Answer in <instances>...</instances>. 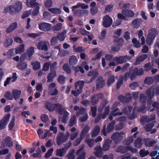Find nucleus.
Here are the masks:
<instances>
[{
    "label": "nucleus",
    "instance_id": "f257e3e1",
    "mask_svg": "<svg viewBox=\"0 0 159 159\" xmlns=\"http://www.w3.org/2000/svg\"><path fill=\"white\" fill-rule=\"evenodd\" d=\"M84 83L83 80H79L76 82L75 84V90H72L71 93L75 96H77L80 94L82 91Z\"/></svg>",
    "mask_w": 159,
    "mask_h": 159
},
{
    "label": "nucleus",
    "instance_id": "f03ea898",
    "mask_svg": "<svg viewBox=\"0 0 159 159\" xmlns=\"http://www.w3.org/2000/svg\"><path fill=\"white\" fill-rule=\"evenodd\" d=\"M70 136L69 133L67 132L66 134H64L62 132H60L58 134L56 139L57 144L60 145L64 143H65L68 139Z\"/></svg>",
    "mask_w": 159,
    "mask_h": 159
},
{
    "label": "nucleus",
    "instance_id": "7ed1b4c3",
    "mask_svg": "<svg viewBox=\"0 0 159 159\" xmlns=\"http://www.w3.org/2000/svg\"><path fill=\"white\" fill-rule=\"evenodd\" d=\"M125 132L121 131L120 132H116L112 135L111 138L116 144H118L121 142L123 139Z\"/></svg>",
    "mask_w": 159,
    "mask_h": 159
},
{
    "label": "nucleus",
    "instance_id": "20e7f679",
    "mask_svg": "<svg viewBox=\"0 0 159 159\" xmlns=\"http://www.w3.org/2000/svg\"><path fill=\"white\" fill-rule=\"evenodd\" d=\"M144 73V71L142 68L139 69L138 67L134 68L132 70L130 75V79L133 80L136 77V76L142 75Z\"/></svg>",
    "mask_w": 159,
    "mask_h": 159
},
{
    "label": "nucleus",
    "instance_id": "39448f33",
    "mask_svg": "<svg viewBox=\"0 0 159 159\" xmlns=\"http://www.w3.org/2000/svg\"><path fill=\"white\" fill-rule=\"evenodd\" d=\"M132 59L131 56L127 55L120 56L119 57H115L113 60L116 62L118 64H121L126 62L127 61Z\"/></svg>",
    "mask_w": 159,
    "mask_h": 159
},
{
    "label": "nucleus",
    "instance_id": "423d86ee",
    "mask_svg": "<svg viewBox=\"0 0 159 159\" xmlns=\"http://www.w3.org/2000/svg\"><path fill=\"white\" fill-rule=\"evenodd\" d=\"M148 89L146 91V94L148 98H149L147 101V110L149 111L150 109L151 104H152V98L154 96V95L155 94H156V93L155 92H154V93L153 94V92L151 90H150V92H148Z\"/></svg>",
    "mask_w": 159,
    "mask_h": 159
},
{
    "label": "nucleus",
    "instance_id": "0eeeda50",
    "mask_svg": "<svg viewBox=\"0 0 159 159\" xmlns=\"http://www.w3.org/2000/svg\"><path fill=\"white\" fill-rule=\"evenodd\" d=\"M10 114H7L3 118L0 120V130L3 129L7 125L10 118Z\"/></svg>",
    "mask_w": 159,
    "mask_h": 159
},
{
    "label": "nucleus",
    "instance_id": "6e6552de",
    "mask_svg": "<svg viewBox=\"0 0 159 159\" xmlns=\"http://www.w3.org/2000/svg\"><path fill=\"white\" fill-rule=\"evenodd\" d=\"M103 25L105 28L110 27L112 23V18L108 15L105 16L103 18Z\"/></svg>",
    "mask_w": 159,
    "mask_h": 159
},
{
    "label": "nucleus",
    "instance_id": "1a4fd4ad",
    "mask_svg": "<svg viewBox=\"0 0 159 159\" xmlns=\"http://www.w3.org/2000/svg\"><path fill=\"white\" fill-rule=\"evenodd\" d=\"M96 83L97 89H99L103 88L106 84L103 77L101 76H100L98 77L96 80Z\"/></svg>",
    "mask_w": 159,
    "mask_h": 159
},
{
    "label": "nucleus",
    "instance_id": "9d476101",
    "mask_svg": "<svg viewBox=\"0 0 159 159\" xmlns=\"http://www.w3.org/2000/svg\"><path fill=\"white\" fill-rule=\"evenodd\" d=\"M24 60V59L22 58L21 57L20 61L17 63L16 66L17 68L21 70H23L26 68L28 65L26 63L23 61Z\"/></svg>",
    "mask_w": 159,
    "mask_h": 159
},
{
    "label": "nucleus",
    "instance_id": "9b49d317",
    "mask_svg": "<svg viewBox=\"0 0 159 159\" xmlns=\"http://www.w3.org/2000/svg\"><path fill=\"white\" fill-rule=\"evenodd\" d=\"M34 48L31 47L27 50L26 52L25 53V56L27 57L26 59L30 60L31 59V57L34 53Z\"/></svg>",
    "mask_w": 159,
    "mask_h": 159
},
{
    "label": "nucleus",
    "instance_id": "f8f14e48",
    "mask_svg": "<svg viewBox=\"0 0 159 159\" xmlns=\"http://www.w3.org/2000/svg\"><path fill=\"white\" fill-rule=\"evenodd\" d=\"M45 108L50 112H52L55 110L54 104L49 101L45 102L44 103Z\"/></svg>",
    "mask_w": 159,
    "mask_h": 159
},
{
    "label": "nucleus",
    "instance_id": "ddd939ff",
    "mask_svg": "<svg viewBox=\"0 0 159 159\" xmlns=\"http://www.w3.org/2000/svg\"><path fill=\"white\" fill-rule=\"evenodd\" d=\"M143 21V20L141 18H136L132 21L131 24L134 28L138 29L141 25Z\"/></svg>",
    "mask_w": 159,
    "mask_h": 159
},
{
    "label": "nucleus",
    "instance_id": "4468645a",
    "mask_svg": "<svg viewBox=\"0 0 159 159\" xmlns=\"http://www.w3.org/2000/svg\"><path fill=\"white\" fill-rule=\"evenodd\" d=\"M102 149L101 146H98L96 147L94 149L95 151L94 152L95 156L98 157H101L103 155Z\"/></svg>",
    "mask_w": 159,
    "mask_h": 159
},
{
    "label": "nucleus",
    "instance_id": "2eb2a0df",
    "mask_svg": "<svg viewBox=\"0 0 159 159\" xmlns=\"http://www.w3.org/2000/svg\"><path fill=\"white\" fill-rule=\"evenodd\" d=\"M78 62L77 57L74 55L70 56L69 60V63L70 65L72 67L75 66Z\"/></svg>",
    "mask_w": 159,
    "mask_h": 159
},
{
    "label": "nucleus",
    "instance_id": "dca6fc26",
    "mask_svg": "<svg viewBox=\"0 0 159 159\" xmlns=\"http://www.w3.org/2000/svg\"><path fill=\"white\" fill-rule=\"evenodd\" d=\"M17 24L16 22L11 23L7 29L6 32L7 34H9L14 31L17 27Z\"/></svg>",
    "mask_w": 159,
    "mask_h": 159
},
{
    "label": "nucleus",
    "instance_id": "f3484780",
    "mask_svg": "<svg viewBox=\"0 0 159 159\" xmlns=\"http://www.w3.org/2000/svg\"><path fill=\"white\" fill-rule=\"evenodd\" d=\"M37 47L39 50H41L47 51L48 50L47 45L43 41L39 42L37 44Z\"/></svg>",
    "mask_w": 159,
    "mask_h": 159
},
{
    "label": "nucleus",
    "instance_id": "a211bd4d",
    "mask_svg": "<svg viewBox=\"0 0 159 159\" xmlns=\"http://www.w3.org/2000/svg\"><path fill=\"white\" fill-rule=\"evenodd\" d=\"M57 76V73L56 71H50L47 77V82H51L53 80L54 78Z\"/></svg>",
    "mask_w": 159,
    "mask_h": 159
},
{
    "label": "nucleus",
    "instance_id": "6ab92c4d",
    "mask_svg": "<svg viewBox=\"0 0 159 159\" xmlns=\"http://www.w3.org/2000/svg\"><path fill=\"white\" fill-rule=\"evenodd\" d=\"M112 142V140L109 139H106L102 145L103 150L106 151L109 150L110 146V144Z\"/></svg>",
    "mask_w": 159,
    "mask_h": 159
},
{
    "label": "nucleus",
    "instance_id": "aec40b11",
    "mask_svg": "<svg viewBox=\"0 0 159 159\" xmlns=\"http://www.w3.org/2000/svg\"><path fill=\"white\" fill-rule=\"evenodd\" d=\"M118 98L121 102L124 103L128 102L132 99V97L130 95V96L128 97L120 95L118 96Z\"/></svg>",
    "mask_w": 159,
    "mask_h": 159
},
{
    "label": "nucleus",
    "instance_id": "412c9836",
    "mask_svg": "<svg viewBox=\"0 0 159 159\" xmlns=\"http://www.w3.org/2000/svg\"><path fill=\"white\" fill-rule=\"evenodd\" d=\"M122 13L124 15L129 17H133L134 15L133 11L128 9L122 10Z\"/></svg>",
    "mask_w": 159,
    "mask_h": 159
},
{
    "label": "nucleus",
    "instance_id": "4be33fe9",
    "mask_svg": "<svg viewBox=\"0 0 159 159\" xmlns=\"http://www.w3.org/2000/svg\"><path fill=\"white\" fill-rule=\"evenodd\" d=\"M116 38L113 40V42L117 47H121L123 45L124 40L122 37L117 38L115 37Z\"/></svg>",
    "mask_w": 159,
    "mask_h": 159
},
{
    "label": "nucleus",
    "instance_id": "5701e85b",
    "mask_svg": "<svg viewBox=\"0 0 159 159\" xmlns=\"http://www.w3.org/2000/svg\"><path fill=\"white\" fill-rule=\"evenodd\" d=\"M36 0H26V5L28 7H34L38 6L39 3L36 2Z\"/></svg>",
    "mask_w": 159,
    "mask_h": 159
},
{
    "label": "nucleus",
    "instance_id": "b1692460",
    "mask_svg": "<svg viewBox=\"0 0 159 159\" xmlns=\"http://www.w3.org/2000/svg\"><path fill=\"white\" fill-rule=\"evenodd\" d=\"M115 151L116 152L124 154L128 151V148L127 147L124 146H120L117 147Z\"/></svg>",
    "mask_w": 159,
    "mask_h": 159
},
{
    "label": "nucleus",
    "instance_id": "393cba45",
    "mask_svg": "<svg viewBox=\"0 0 159 159\" xmlns=\"http://www.w3.org/2000/svg\"><path fill=\"white\" fill-rule=\"evenodd\" d=\"M13 5L16 10V12H19L22 9V2L20 1H17Z\"/></svg>",
    "mask_w": 159,
    "mask_h": 159
},
{
    "label": "nucleus",
    "instance_id": "a878e982",
    "mask_svg": "<svg viewBox=\"0 0 159 159\" xmlns=\"http://www.w3.org/2000/svg\"><path fill=\"white\" fill-rule=\"evenodd\" d=\"M12 93L13 98L15 100H16L20 97L21 93V91L19 90L14 89L12 90Z\"/></svg>",
    "mask_w": 159,
    "mask_h": 159
},
{
    "label": "nucleus",
    "instance_id": "bb28decb",
    "mask_svg": "<svg viewBox=\"0 0 159 159\" xmlns=\"http://www.w3.org/2000/svg\"><path fill=\"white\" fill-rule=\"evenodd\" d=\"M77 123L76 116L75 115H72L70 117L68 123V126L70 127L74 126Z\"/></svg>",
    "mask_w": 159,
    "mask_h": 159
},
{
    "label": "nucleus",
    "instance_id": "cd10ccee",
    "mask_svg": "<svg viewBox=\"0 0 159 159\" xmlns=\"http://www.w3.org/2000/svg\"><path fill=\"white\" fill-rule=\"evenodd\" d=\"M89 129L90 128L89 126H85L81 132L80 135L81 137L84 138L88 133Z\"/></svg>",
    "mask_w": 159,
    "mask_h": 159
},
{
    "label": "nucleus",
    "instance_id": "c85d7f7f",
    "mask_svg": "<svg viewBox=\"0 0 159 159\" xmlns=\"http://www.w3.org/2000/svg\"><path fill=\"white\" fill-rule=\"evenodd\" d=\"M99 73L97 70H92L89 71L87 74L88 76H92L91 78H94V79H96L98 76Z\"/></svg>",
    "mask_w": 159,
    "mask_h": 159
},
{
    "label": "nucleus",
    "instance_id": "c756f323",
    "mask_svg": "<svg viewBox=\"0 0 159 159\" xmlns=\"http://www.w3.org/2000/svg\"><path fill=\"white\" fill-rule=\"evenodd\" d=\"M100 128L98 126L96 125L95 126L91 133L92 137H93L98 135L100 132Z\"/></svg>",
    "mask_w": 159,
    "mask_h": 159
},
{
    "label": "nucleus",
    "instance_id": "7c9ffc66",
    "mask_svg": "<svg viewBox=\"0 0 159 159\" xmlns=\"http://www.w3.org/2000/svg\"><path fill=\"white\" fill-rule=\"evenodd\" d=\"M115 124V120H113L109 124L107 125V133H110L111 131L114 129V126Z\"/></svg>",
    "mask_w": 159,
    "mask_h": 159
},
{
    "label": "nucleus",
    "instance_id": "2f4dec72",
    "mask_svg": "<svg viewBox=\"0 0 159 159\" xmlns=\"http://www.w3.org/2000/svg\"><path fill=\"white\" fill-rule=\"evenodd\" d=\"M150 90L152 91L153 93L154 92H155L156 95H158L159 94V85L157 86L156 85H153L148 89V92H150Z\"/></svg>",
    "mask_w": 159,
    "mask_h": 159
},
{
    "label": "nucleus",
    "instance_id": "473e14b6",
    "mask_svg": "<svg viewBox=\"0 0 159 159\" xmlns=\"http://www.w3.org/2000/svg\"><path fill=\"white\" fill-rule=\"evenodd\" d=\"M25 45L24 44H20L17 48H15L16 54L21 53L23 52L25 49Z\"/></svg>",
    "mask_w": 159,
    "mask_h": 159
},
{
    "label": "nucleus",
    "instance_id": "72a5a7b5",
    "mask_svg": "<svg viewBox=\"0 0 159 159\" xmlns=\"http://www.w3.org/2000/svg\"><path fill=\"white\" fill-rule=\"evenodd\" d=\"M55 108L58 110V112L61 114L63 111H65V108L63 107V106L59 103H56L54 104Z\"/></svg>",
    "mask_w": 159,
    "mask_h": 159
},
{
    "label": "nucleus",
    "instance_id": "f704fd0d",
    "mask_svg": "<svg viewBox=\"0 0 159 159\" xmlns=\"http://www.w3.org/2000/svg\"><path fill=\"white\" fill-rule=\"evenodd\" d=\"M5 142L6 143V146H7L11 148L13 145V142L10 137H7L5 139Z\"/></svg>",
    "mask_w": 159,
    "mask_h": 159
},
{
    "label": "nucleus",
    "instance_id": "c9c22d12",
    "mask_svg": "<svg viewBox=\"0 0 159 159\" xmlns=\"http://www.w3.org/2000/svg\"><path fill=\"white\" fill-rule=\"evenodd\" d=\"M13 42V39L11 38H8L3 43L4 46L5 47H8L12 45Z\"/></svg>",
    "mask_w": 159,
    "mask_h": 159
},
{
    "label": "nucleus",
    "instance_id": "e433bc0d",
    "mask_svg": "<svg viewBox=\"0 0 159 159\" xmlns=\"http://www.w3.org/2000/svg\"><path fill=\"white\" fill-rule=\"evenodd\" d=\"M148 56L145 54H143L139 56L136 59L135 61L137 64H139L140 62H142L146 59Z\"/></svg>",
    "mask_w": 159,
    "mask_h": 159
},
{
    "label": "nucleus",
    "instance_id": "4c0bfd02",
    "mask_svg": "<svg viewBox=\"0 0 159 159\" xmlns=\"http://www.w3.org/2000/svg\"><path fill=\"white\" fill-rule=\"evenodd\" d=\"M64 112L63 116L62 118L61 121L63 123H66L68 119V116L69 115V113L66 110Z\"/></svg>",
    "mask_w": 159,
    "mask_h": 159
},
{
    "label": "nucleus",
    "instance_id": "58836bf2",
    "mask_svg": "<svg viewBox=\"0 0 159 159\" xmlns=\"http://www.w3.org/2000/svg\"><path fill=\"white\" fill-rule=\"evenodd\" d=\"M48 10L52 13L54 14H59L61 13V11L60 9L57 8H49Z\"/></svg>",
    "mask_w": 159,
    "mask_h": 159
},
{
    "label": "nucleus",
    "instance_id": "ea45409f",
    "mask_svg": "<svg viewBox=\"0 0 159 159\" xmlns=\"http://www.w3.org/2000/svg\"><path fill=\"white\" fill-rule=\"evenodd\" d=\"M15 48H12L9 50L7 52V55L8 59H10L11 57L16 54Z\"/></svg>",
    "mask_w": 159,
    "mask_h": 159
},
{
    "label": "nucleus",
    "instance_id": "a19ab883",
    "mask_svg": "<svg viewBox=\"0 0 159 159\" xmlns=\"http://www.w3.org/2000/svg\"><path fill=\"white\" fill-rule=\"evenodd\" d=\"M133 107L131 106H127L123 108L122 110L124 113L126 114H129L132 110Z\"/></svg>",
    "mask_w": 159,
    "mask_h": 159
},
{
    "label": "nucleus",
    "instance_id": "79ce46f5",
    "mask_svg": "<svg viewBox=\"0 0 159 159\" xmlns=\"http://www.w3.org/2000/svg\"><path fill=\"white\" fill-rule=\"evenodd\" d=\"M147 96H145L143 94H142L140 95V102L141 105H145L147 100Z\"/></svg>",
    "mask_w": 159,
    "mask_h": 159
},
{
    "label": "nucleus",
    "instance_id": "37998d69",
    "mask_svg": "<svg viewBox=\"0 0 159 159\" xmlns=\"http://www.w3.org/2000/svg\"><path fill=\"white\" fill-rule=\"evenodd\" d=\"M64 32L66 33V30H64L63 32L59 33L57 35L58 39L61 41H63L65 38L66 36H65Z\"/></svg>",
    "mask_w": 159,
    "mask_h": 159
},
{
    "label": "nucleus",
    "instance_id": "c03bdc74",
    "mask_svg": "<svg viewBox=\"0 0 159 159\" xmlns=\"http://www.w3.org/2000/svg\"><path fill=\"white\" fill-rule=\"evenodd\" d=\"M107 102L106 100H104L100 104L98 109V111L102 112L107 104Z\"/></svg>",
    "mask_w": 159,
    "mask_h": 159
},
{
    "label": "nucleus",
    "instance_id": "a18cd8bd",
    "mask_svg": "<svg viewBox=\"0 0 159 159\" xmlns=\"http://www.w3.org/2000/svg\"><path fill=\"white\" fill-rule=\"evenodd\" d=\"M86 113V109L82 107L77 111L76 115L77 116H79L80 115H84Z\"/></svg>",
    "mask_w": 159,
    "mask_h": 159
},
{
    "label": "nucleus",
    "instance_id": "49530a36",
    "mask_svg": "<svg viewBox=\"0 0 159 159\" xmlns=\"http://www.w3.org/2000/svg\"><path fill=\"white\" fill-rule=\"evenodd\" d=\"M154 124L152 123H149L145 125L144 127L145 130L146 132H150L153 128Z\"/></svg>",
    "mask_w": 159,
    "mask_h": 159
},
{
    "label": "nucleus",
    "instance_id": "de8ad7c7",
    "mask_svg": "<svg viewBox=\"0 0 159 159\" xmlns=\"http://www.w3.org/2000/svg\"><path fill=\"white\" fill-rule=\"evenodd\" d=\"M142 139L141 138H138L135 141L134 144V146L137 148H139L141 147L142 144Z\"/></svg>",
    "mask_w": 159,
    "mask_h": 159
},
{
    "label": "nucleus",
    "instance_id": "09e8293b",
    "mask_svg": "<svg viewBox=\"0 0 159 159\" xmlns=\"http://www.w3.org/2000/svg\"><path fill=\"white\" fill-rule=\"evenodd\" d=\"M31 64L33 66V68L34 70H38L41 67L40 63L38 61L32 62Z\"/></svg>",
    "mask_w": 159,
    "mask_h": 159
},
{
    "label": "nucleus",
    "instance_id": "8fccbe9b",
    "mask_svg": "<svg viewBox=\"0 0 159 159\" xmlns=\"http://www.w3.org/2000/svg\"><path fill=\"white\" fill-rule=\"evenodd\" d=\"M62 27V24L60 23H58L56 25L53 26L52 30L53 31H59L61 29Z\"/></svg>",
    "mask_w": 159,
    "mask_h": 159
},
{
    "label": "nucleus",
    "instance_id": "3c124183",
    "mask_svg": "<svg viewBox=\"0 0 159 159\" xmlns=\"http://www.w3.org/2000/svg\"><path fill=\"white\" fill-rule=\"evenodd\" d=\"M115 82V77L114 75H111L107 79V84L108 86H110L111 84Z\"/></svg>",
    "mask_w": 159,
    "mask_h": 159
},
{
    "label": "nucleus",
    "instance_id": "603ef678",
    "mask_svg": "<svg viewBox=\"0 0 159 159\" xmlns=\"http://www.w3.org/2000/svg\"><path fill=\"white\" fill-rule=\"evenodd\" d=\"M147 139H144V141L145 143V144L146 146L148 147H152L156 143V142L155 140H152L148 142L147 141Z\"/></svg>",
    "mask_w": 159,
    "mask_h": 159
},
{
    "label": "nucleus",
    "instance_id": "864d4df0",
    "mask_svg": "<svg viewBox=\"0 0 159 159\" xmlns=\"http://www.w3.org/2000/svg\"><path fill=\"white\" fill-rule=\"evenodd\" d=\"M63 70L67 73L70 74L71 72V70L67 63H65L62 67Z\"/></svg>",
    "mask_w": 159,
    "mask_h": 159
},
{
    "label": "nucleus",
    "instance_id": "5fc2aeb1",
    "mask_svg": "<svg viewBox=\"0 0 159 159\" xmlns=\"http://www.w3.org/2000/svg\"><path fill=\"white\" fill-rule=\"evenodd\" d=\"M85 143L88 145L89 147H92L94 143V140L93 139L86 138Z\"/></svg>",
    "mask_w": 159,
    "mask_h": 159
},
{
    "label": "nucleus",
    "instance_id": "6e6d98bb",
    "mask_svg": "<svg viewBox=\"0 0 159 159\" xmlns=\"http://www.w3.org/2000/svg\"><path fill=\"white\" fill-rule=\"evenodd\" d=\"M65 80L66 77L64 75H60L58 77L57 81L58 83L62 84H63L66 81Z\"/></svg>",
    "mask_w": 159,
    "mask_h": 159
},
{
    "label": "nucleus",
    "instance_id": "4d7b16f0",
    "mask_svg": "<svg viewBox=\"0 0 159 159\" xmlns=\"http://www.w3.org/2000/svg\"><path fill=\"white\" fill-rule=\"evenodd\" d=\"M151 31L153 33V34L152 33H150L148 35V37L151 39H152V40H153L156 37V35L155 34H156L157 31L154 28L152 29L151 30Z\"/></svg>",
    "mask_w": 159,
    "mask_h": 159
},
{
    "label": "nucleus",
    "instance_id": "13d9d810",
    "mask_svg": "<svg viewBox=\"0 0 159 159\" xmlns=\"http://www.w3.org/2000/svg\"><path fill=\"white\" fill-rule=\"evenodd\" d=\"M4 97L7 99L10 100H12L13 99L12 95L9 91L6 92Z\"/></svg>",
    "mask_w": 159,
    "mask_h": 159
},
{
    "label": "nucleus",
    "instance_id": "bf43d9fd",
    "mask_svg": "<svg viewBox=\"0 0 159 159\" xmlns=\"http://www.w3.org/2000/svg\"><path fill=\"white\" fill-rule=\"evenodd\" d=\"M75 150H72V152H69L66 155V157L68 158V159H74L75 157V156L74 154Z\"/></svg>",
    "mask_w": 159,
    "mask_h": 159
},
{
    "label": "nucleus",
    "instance_id": "052dcab7",
    "mask_svg": "<svg viewBox=\"0 0 159 159\" xmlns=\"http://www.w3.org/2000/svg\"><path fill=\"white\" fill-rule=\"evenodd\" d=\"M139 86V83L137 82H135L130 84L129 85V86L131 89L135 90Z\"/></svg>",
    "mask_w": 159,
    "mask_h": 159
},
{
    "label": "nucleus",
    "instance_id": "680f3d73",
    "mask_svg": "<svg viewBox=\"0 0 159 159\" xmlns=\"http://www.w3.org/2000/svg\"><path fill=\"white\" fill-rule=\"evenodd\" d=\"M99 99L95 95H93L91 99V104L92 105H94L98 103Z\"/></svg>",
    "mask_w": 159,
    "mask_h": 159
},
{
    "label": "nucleus",
    "instance_id": "e2e57ef3",
    "mask_svg": "<svg viewBox=\"0 0 159 159\" xmlns=\"http://www.w3.org/2000/svg\"><path fill=\"white\" fill-rule=\"evenodd\" d=\"M139 154L141 157H144L148 155L149 154V152L145 149H142L140 151Z\"/></svg>",
    "mask_w": 159,
    "mask_h": 159
},
{
    "label": "nucleus",
    "instance_id": "0e129e2a",
    "mask_svg": "<svg viewBox=\"0 0 159 159\" xmlns=\"http://www.w3.org/2000/svg\"><path fill=\"white\" fill-rule=\"evenodd\" d=\"M144 83L145 84H150L153 83V80L151 77H147L144 80Z\"/></svg>",
    "mask_w": 159,
    "mask_h": 159
},
{
    "label": "nucleus",
    "instance_id": "69168bd1",
    "mask_svg": "<svg viewBox=\"0 0 159 159\" xmlns=\"http://www.w3.org/2000/svg\"><path fill=\"white\" fill-rule=\"evenodd\" d=\"M88 118V115L86 113L83 115L82 116L80 117L79 118V120L81 122H83L87 120Z\"/></svg>",
    "mask_w": 159,
    "mask_h": 159
},
{
    "label": "nucleus",
    "instance_id": "338daca9",
    "mask_svg": "<svg viewBox=\"0 0 159 159\" xmlns=\"http://www.w3.org/2000/svg\"><path fill=\"white\" fill-rule=\"evenodd\" d=\"M92 116L94 117L97 114V108L96 107H92L90 109Z\"/></svg>",
    "mask_w": 159,
    "mask_h": 159
},
{
    "label": "nucleus",
    "instance_id": "774afa93",
    "mask_svg": "<svg viewBox=\"0 0 159 159\" xmlns=\"http://www.w3.org/2000/svg\"><path fill=\"white\" fill-rule=\"evenodd\" d=\"M123 77L120 76V78L118 80L117 83L116 88L117 89H119L121 85L123 84Z\"/></svg>",
    "mask_w": 159,
    "mask_h": 159
}]
</instances>
